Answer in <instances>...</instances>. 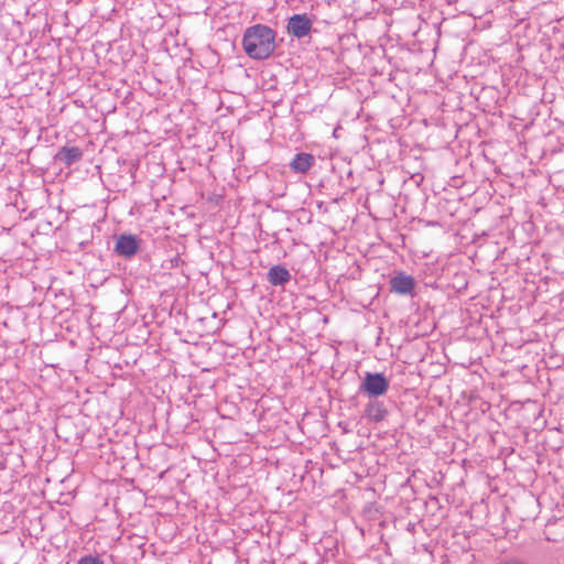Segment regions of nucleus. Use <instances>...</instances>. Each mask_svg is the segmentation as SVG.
Listing matches in <instances>:
<instances>
[{
    "mask_svg": "<svg viewBox=\"0 0 564 564\" xmlns=\"http://www.w3.org/2000/svg\"><path fill=\"white\" fill-rule=\"evenodd\" d=\"M276 33L264 24L248 26L242 35V48L252 59L262 61L269 58L276 48Z\"/></svg>",
    "mask_w": 564,
    "mask_h": 564,
    "instance_id": "f257e3e1",
    "label": "nucleus"
},
{
    "mask_svg": "<svg viewBox=\"0 0 564 564\" xmlns=\"http://www.w3.org/2000/svg\"><path fill=\"white\" fill-rule=\"evenodd\" d=\"M389 389V380L383 373L366 372L360 384L359 391L371 398H378L387 393Z\"/></svg>",
    "mask_w": 564,
    "mask_h": 564,
    "instance_id": "f03ea898",
    "label": "nucleus"
},
{
    "mask_svg": "<svg viewBox=\"0 0 564 564\" xmlns=\"http://www.w3.org/2000/svg\"><path fill=\"white\" fill-rule=\"evenodd\" d=\"M313 28V21L307 14L292 15L286 25L288 33L296 39H302L308 35Z\"/></svg>",
    "mask_w": 564,
    "mask_h": 564,
    "instance_id": "7ed1b4c3",
    "label": "nucleus"
},
{
    "mask_svg": "<svg viewBox=\"0 0 564 564\" xmlns=\"http://www.w3.org/2000/svg\"><path fill=\"white\" fill-rule=\"evenodd\" d=\"M140 248V239L133 235H121L118 237L115 251L123 258L133 257Z\"/></svg>",
    "mask_w": 564,
    "mask_h": 564,
    "instance_id": "20e7f679",
    "label": "nucleus"
},
{
    "mask_svg": "<svg viewBox=\"0 0 564 564\" xmlns=\"http://www.w3.org/2000/svg\"><path fill=\"white\" fill-rule=\"evenodd\" d=\"M415 288V280L413 276L403 272L397 273L390 280V290L400 295L412 294Z\"/></svg>",
    "mask_w": 564,
    "mask_h": 564,
    "instance_id": "39448f33",
    "label": "nucleus"
},
{
    "mask_svg": "<svg viewBox=\"0 0 564 564\" xmlns=\"http://www.w3.org/2000/svg\"><path fill=\"white\" fill-rule=\"evenodd\" d=\"M388 415V410L383 402L373 400L367 403L365 406V416L370 422H381Z\"/></svg>",
    "mask_w": 564,
    "mask_h": 564,
    "instance_id": "423d86ee",
    "label": "nucleus"
},
{
    "mask_svg": "<svg viewBox=\"0 0 564 564\" xmlns=\"http://www.w3.org/2000/svg\"><path fill=\"white\" fill-rule=\"evenodd\" d=\"M83 156V151L78 147H63L55 155V160L69 166L78 162Z\"/></svg>",
    "mask_w": 564,
    "mask_h": 564,
    "instance_id": "0eeeda50",
    "label": "nucleus"
},
{
    "mask_svg": "<svg viewBox=\"0 0 564 564\" xmlns=\"http://www.w3.org/2000/svg\"><path fill=\"white\" fill-rule=\"evenodd\" d=\"M315 163L314 155L301 152L297 153L290 163V167L300 174H305Z\"/></svg>",
    "mask_w": 564,
    "mask_h": 564,
    "instance_id": "6e6552de",
    "label": "nucleus"
},
{
    "mask_svg": "<svg viewBox=\"0 0 564 564\" xmlns=\"http://www.w3.org/2000/svg\"><path fill=\"white\" fill-rule=\"evenodd\" d=\"M290 280L291 274L283 265H273L268 272V281L274 286H282Z\"/></svg>",
    "mask_w": 564,
    "mask_h": 564,
    "instance_id": "1a4fd4ad",
    "label": "nucleus"
},
{
    "mask_svg": "<svg viewBox=\"0 0 564 564\" xmlns=\"http://www.w3.org/2000/svg\"><path fill=\"white\" fill-rule=\"evenodd\" d=\"M78 564H104V561H101L97 556L87 555V556L82 557L78 561Z\"/></svg>",
    "mask_w": 564,
    "mask_h": 564,
    "instance_id": "9d476101",
    "label": "nucleus"
},
{
    "mask_svg": "<svg viewBox=\"0 0 564 564\" xmlns=\"http://www.w3.org/2000/svg\"><path fill=\"white\" fill-rule=\"evenodd\" d=\"M498 564H524V563L519 562L517 560H507V561L500 562Z\"/></svg>",
    "mask_w": 564,
    "mask_h": 564,
    "instance_id": "9b49d317",
    "label": "nucleus"
}]
</instances>
